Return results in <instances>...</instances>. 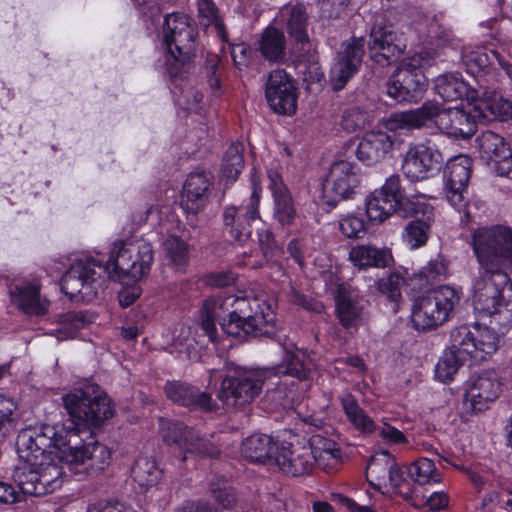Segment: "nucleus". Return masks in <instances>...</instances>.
<instances>
[{
    "label": "nucleus",
    "mask_w": 512,
    "mask_h": 512,
    "mask_svg": "<svg viewBox=\"0 0 512 512\" xmlns=\"http://www.w3.org/2000/svg\"><path fill=\"white\" fill-rule=\"evenodd\" d=\"M69 416H113L114 406L105 391L96 384H88L63 397Z\"/></svg>",
    "instance_id": "10"
},
{
    "label": "nucleus",
    "mask_w": 512,
    "mask_h": 512,
    "mask_svg": "<svg viewBox=\"0 0 512 512\" xmlns=\"http://www.w3.org/2000/svg\"><path fill=\"white\" fill-rule=\"evenodd\" d=\"M211 177L207 172H192L188 175L182 191V205L191 213H198L206 204Z\"/></svg>",
    "instance_id": "27"
},
{
    "label": "nucleus",
    "mask_w": 512,
    "mask_h": 512,
    "mask_svg": "<svg viewBox=\"0 0 512 512\" xmlns=\"http://www.w3.org/2000/svg\"><path fill=\"white\" fill-rule=\"evenodd\" d=\"M395 136L381 130L366 132L361 138L356 155L366 165L375 164L384 159L394 148Z\"/></svg>",
    "instance_id": "25"
},
{
    "label": "nucleus",
    "mask_w": 512,
    "mask_h": 512,
    "mask_svg": "<svg viewBox=\"0 0 512 512\" xmlns=\"http://www.w3.org/2000/svg\"><path fill=\"white\" fill-rule=\"evenodd\" d=\"M165 394L172 402L201 413L216 412L217 404L211 395L182 381H168L164 387Z\"/></svg>",
    "instance_id": "24"
},
{
    "label": "nucleus",
    "mask_w": 512,
    "mask_h": 512,
    "mask_svg": "<svg viewBox=\"0 0 512 512\" xmlns=\"http://www.w3.org/2000/svg\"><path fill=\"white\" fill-rule=\"evenodd\" d=\"M267 176L274 200V219L283 227L290 226L297 215L292 196L277 171L270 169Z\"/></svg>",
    "instance_id": "26"
},
{
    "label": "nucleus",
    "mask_w": 512,
    "mask_h": 512,
    "mask_svg": "<svg viewBox=\"0 0 512 512\" xmlns=\"http://www.w3.org/2000/svg\"><path fill=\"white\" fill-rule=\"evenodd\" d=\"M425 296L430 303L437 309V317H441L444 321H448L455 306L460 301L459 292L451 286L442 285L433 290L428 291Z\"/></svg>",
    "instance_id": "38"
},
{
    "label": "nucleus",
    "mask_w": 512,
    "mask_h": 512,
    "mask_svg": "<svg viewBox=\"0 0 512 512\" xmlns=\"http://www.w3.org/2000/svg\"><path fill=\"white\" fill-rule=\"evenodd\" d=\"M471 245L480 267L473 284L474 307L503 333L512 327V230L499 225L478 228Z\"/></svg>",
    "instance_id": "1"
},
{
    "label": "nucleus",
    "mask_w": 512,
    "mask_h": 512,
    "mask_svg": "<svg viewBox=\"0 0 512 512\" xmlns=\"http://www.w3.org/2000/svg\"><path fill=\"white\" fill-rule=\"evenodd\" d=\"M427 79L422 70L412 62H405L387 82V93L397 102H416L425 91Z\"/></svg>",
    "instance_id": "12"
},
{
    "label": "nucleus",
    "mask_w": 512,
    "mask_h": 512,
    "mask_svg": "<svg viewBox=\"0 0 512 512\" xmlns=\"http://www.w3.org/2000/svg\"><path fill=\"white\" fill-rule=\"evenodd\" d=\"M493 115L494 118H499L500 120H505L509 117H512V104L509 101L494 95Z\"/></svg>",
    "instance_id": "64"
},
{
    "label": "nucleus",
    "mask_w": 512,
    "mask_h": 512,
    "mask_svg": "<svg viewBox=\"0 0 512 512\" xmlns=\"http://www.w3.org/2000/svg\"><path fill=\"white\" fill-rule=\"evenodd\" d=\"M405 473H407L406 470L404 471L394 459V467L389 471L387 485H390L394 492L404 500L410 502L413 499L414 486L409 484L405 478Z\"/></svg>",
    "instance_id": "49"
},
{
    "label": "nucleus",
    "mask_w": 512,
    "mask_h": 512,
    "mask_svg": "<svg viewBox=\"0 0 512 512\" xmlns=\"http://www.w3.org/2000/svg\"><path fill=\"white\" fill-rule=\"evenodd\" d=\"M281 18L286 22L291 37L298 42L308 39L307 25L308 13L306 7L301 3L288 4L281 10Z\"/></svg>",
    "instance_id": "36"
},
{
    "label": "nucleus",
    "mask_w": 512,
    "mask_h": 512,
    "mask_svg": "<svg viewBox=\"0 0 512 512\" xmlns=\"http://www.w3.org/2000/svg\"><path fill=\"white\" fill-rule=\"evenodd\" d=\"M349 260L354 267L365 270L368 268H384L389 265L391 253L386 248H379L369 243L352 246Z\"/></svg>",
    "instance_id": "31"
},
{
    "label": "nucleus",
    "mask_w": 512,
    "mask_h": 512,
    "mask_svg": "<svg viewBox=\"0 0 512 512\" xmlns=\"http://www.w3.org/2000/svg\"><path fill=\"white\" fill-rule=\"evenodd\" d=\"M216 321L225 334L239 339L276 334L275 315L259 298L230 295L205 300L199 326L212 342L217 340Z\"/></svg>",
    "instance_id": "3"
},
{
    "label": "nucleus",
    "mask_w": 512,
    "mask_h": 512,
    "mask_svg": "<svg viewBox=\"0 0 512 512\" xmlns=\"http://www.w3.org/2000/svg\"><path fill=\"white\" fill-rule=\"evenodd\" d=\"M403 278L398 274H391L386 278H382L378 282V290L384 294L389 300L397 301L401 296V286Z\"/></svg>",
    "instance_id": "58"
},
{
    "label": "nucleus",
    "mask_w": 512,
    "mask_h": 512,
    "mask_svg": "<svg viewBox=\"0 0 512 512\" xmlns=\"http://www.w3.org/2000/svg\"><path fill=\"white\" fill-rule=\"evenodd\" d=\"M39 437L34 427L29 426L22 429L17 436V453L20 463L17 466L38 465L41 459H50L55 450L48 454L44 445H39Z\"/></svg>",
    "instance_id": "30"
},
{
    "label": "nucleus",
    "mask_w": 512,
    "mask_h": 512,
    "mask_svg": "<svg viewBox=\"0 0 512 512\" xmlns=\"http://www.w3.org/2000/svg\"><path fill=\"white\" fill-rule=\"evenodd\" d=\"M12 301L27 314L41 315L46 312L47 304L39 296V287L35 284H15L10 287Z\"/></svg>",
    "instance_id": "33"
},
{
    "label": "nucleus",
    "mask_w": 512,
    "mask_h": 512,
    "mask_svg": "<svg viewBox=\"0 0 512 512\" xmlns=\"http://www.w3.org/2000/svg\"><path fill=\"white\" fill-rule=\"evenodd\" d=\"M265 95L269 106L276 113L292 115L296 112V83L285 70L276 69L268 75Z\"/></svg>",
    "instance_id": "15"
},
{
    "label": "nucleus",
    "mask_w": 512,
    "mask_h": 512,
    "mask_svg": "<svg viewBox=\"0 0 512 512\" xmlns=\"http://www.w3.org/2000/svg\"><path fill=\"white\" fill-rule=\"evenodd\" d=\"M268 376L289 375L297 379H306L308 377V369L305 367L303 360L297 354L290 350H285L282 363L276 367L266 369Z\"/></svg>",
    "instance_id": "46"
},
{
    "label": "nucleus",
    "mask_w": 512,
    "mask_h": 512,
    "mask_svg": "<svg viewBox=\"0 0 512 512\" xmlns=\"http://www.w3.org/2000/svg\"><path fill=\"white\" fill-rule=\"evenodd\" d=\"M406 210H400V204L385 196L382 192L374 191L366 199V214L370 221L382 223L393 213L406 216Z\"/></svg>",
    "instance_id": "35"
},
{
    "label": "nucleus",
    "mask_w": 512,
    "mask_h": 512,
    "mask_svg": "<svg viewBox=\"0 0 512 512\" xmlns=\"http://www.w3.org/2000/svg\"><path fill=\"white\" fill-rule=\"evenodd\" d=\"M87 512H135L131 507L120 502H99L91 504Z\"/></svg>",
    "instance_id": "62"
},
{
    "label": "nucleus",
    "mask_w": 512,
    "mask_h": 512,
    "mask_svg": "<svg viewBox=\"0 0 512 512\" xmlns=\"http://www.w3.org/2000/svg\"><path fill=\"white\" fill-rule=\"evenodd\" d=\"M443 161L438 149L415 144L410 146L403 156L402 172L413 182L421 181L439 171Z\"/></svg>",
    "instance_id": "16"
},
{
    "label": "nucleus",
    "mask_w": 512,
    "mask_h": 512,
    "mask_svg": "<svg viewBox=\"0 0 512 512\" xmlns=\"http://www.w3.org/2000/svg\"><path fill=\"white\" fill-rule=\"evenodd\" d=\"M465 361L466 360L463 358H459L456 354L446 349L436 365V377L442 382L452 380L453 376Z\"/></svg>",
    "instance_id": "52"
},
{
    "label": "nucleus",
    "mask_w": 512,
    "mask_h": 512,
    "mask_svg": "<svg viewBox=\"0 0 512 512\" xmlns=\"http://www.w3.org/2000/svg\"><path fill=\"white\" fill-rule=\"evenodd\" d=\"M197 7L200 23L204 26L214 25L218 36L224 38V25L213 0H197Z\"/></svg>",
    "instance_id": "50"
},
{
    "label": "nucleus",
    "mask_w": 512,
    "mask_h": 512,
    "mask_svg": "<svg viewBox=\"0 0 512 512\" xmlns=\"http://www.w3.org/2000/svg\"><path fill=\"white\" fill-rule=\"evenodd\" d=\"M438 311L433 307L425 295L414 302L412 309V322L418 330H431L445 323L444 319L437 317Z\"/></svg>",
    "instance_id": "40"
},
{
    "label": "nucleus",
    "mask_w": 512,
    "mask_h": 512,
    "mask_svg": "<svg viewBox=\"0 0 512 512\" xmlns=\"http://www.w3.org/2000/svg\"><path fill=\"white\" fill-rule=\"evenodd\" d=\"M394 459V456L386 450L371 456L366 467V477L372 486L378 488L387 486L388 474L394 467Z\"/></svg>",
    "instance_id": "39"
},
{
    "label": "nucleus",
    "mask_w": 512,
    "mask_h": 512,
    "mask_svg": "<svg viewBox=\"0 0 512 512\" xmlns=\"http://www.w3.org/2000/svg\"><path fill=\"white\" fill-rule=\"evenodd\" d=\"M132 477L140 487H151L155 485L161 476V471L157 468L153 460L139 458L132 467Z\"/></svg>",
    "instance_id": "48"
},
{
    "label": "nucleus",
    "mask_w": 512,
    "mask_h": 512,
    "mask_svg": "<svg viewBox=\"0 0 512 512\" xmlns=\"http://www.w3.org/2000/svg\"><path fill=\"white\" fill-rule=\"evenodd\" d=\"M21 489L17 491L12 485L6 482H0V502L5 504H14L24 499Z\"/></svg>",
    "instance_id": "61"
},
{
    "label": "nucleus",
    "mask_w": 512,
    "mask_h": 512,
    "mask_svg": "<svg viewBox=\"0 0 512 512\" xmlns=\"http://www.w3.org/2000/svg\"><path fill=\"white\" fill-rule=\"evenodd\" d=\"M366 114L359 107L346 109L341 117V126L347 132H355L365 127Z\"/></svg>",
    "instance_id": "57"
},
{
    "label": "nucleus",
    "mask_w": 512,
    "mask_h": 512,
    "mask_svg": "<svg viewBox=\"0 0 512 512\" xmlns=\"http://www.w3.org/2000/svg\"><path fill=\"white\" fill-rule=\"evenodd\" d=\"M243 145L241 143L231 144L224 154L222 165V178L234 182L244 167Z\"/></svg>",
    "instance_id": "45"
},
{
    "label": "nucleus",
    "mask_w": 512,
    "mask_h": 512,
    "mask_svg": "<svg viewBox=\"0 0 512 512\" xmlns=\"http://www.w3.org/2000/svg\"><path fill=\"white\" fill-rule=\"evenodd\" d=\"M432 111V108L427 106L426 101L419 108L393 113L385 122L386 132L414 130L428 126L429 116L432 115Z\"/></svg>",
    "instance_id": "32"
},
{
    "label": "nucleus",
    "mask_w": 512,
    "mask_h": 512,
    "mask_svg": "<svg viewBox=\"0 0 512 512\" xmlns=\"http://www.w3.org/2000/svg\"><path fill=\"white\" fill-rule=\"evenodd\" d=\"M285 36L275 27H267L258 41L261 55L270 62H279L285 57Z\"/></svg>",
    "instance_id": "37"
},
{
    "label": "nucleus",
    "mask_w": 512,
    "mask_h": 512,
    "mask_svg": "<svg viewBox=\"0 0 512 512\" xmlns=\"http://www.w3.org/2000/svg\"><path fill=\"white\" fill-rule=\"evenodd\" d=\"M140 254L142 265L152 264L153 249L150 243L139 240L135 242H119L114 244L111 256L107 261L105 273L107 272L114 280L138 281L143 277L141 265L134 266L133 257Z\"/></svg>",
    "instance_id": "6"
},
{
    "label": "nucleus",
    "mask_w": 512,
    "mask_h": 512,
    "mask_svg": "<svg viewBox=\"0 0 512 512\" xmlns=\"http://www.w3.org/2000/svg\"><path fill=\"white\" fill-rule=\"evenodd\" d=\"M476 91H471L470 99L473 101L469 104L468 113L471 118L474 120V125L476 126V121H489L494 118L493 115V100L494 95L486 98L477 99Z\"/></svg>",
    "instance_id": "53"
},
{
    "label": "nucleus",
    "mask_w": 512,
    "mask_h": 512,
    "mask_svg": "<svg viewBox=\"0 0 512 512\" xmlns=\"http://www.w3.org/2000/svg\"><path fill=\"white\" fill-rule=\"evenodd\" d=\"M462 58L468 72L471 74L482 72L490 66H493L495 62L499 65H503L500 54L495 50L487 51L483 48L469 50L463 53Z\"/></svg>",
    "instance_id": "42"
},
{
    "label": "nucleus",
    "mask_w": 512,
    "mask_h": 512,
    "mask_svg": "<svg viewBox=\"0 0 512 512\" xmlns=\"http://www.w3.org/2000/svg\"><path fill=\"white\" fill-rule=\"evenodd\" d=\"M364 45L363 37H353L341 45L329 73V81L334 91L343 89L358 72L364 55Z\"/></svg>",
    "instance_id": "14"
},
{
    "label": "nucleus",
    "mask_w": 512,
    "mask_h": 512,
    "mask_svg": "<svg viewBox=\"0 0 512 512\" xmlns=\"http://www.w3.org/2000/svg\"><path fill=\"white\" fill-rule=\"evenodd\" d=\"M339 229L345 237L351 239L362 238L366 233L364 220L353 214L340 219Z\"/></svg>",
    "instance_id": "56"
},
{
    "label": "nucleus",
    "mask_w": 512,
    "mask_h": 512,
    "mask_svg": "<svg viewBox=\"0 0 512 512\" xmlns=\"http://www.w3.org/2000/svg\"><path fill=\"white\" fill-rule=\"evenodd\" d=\"M164 42L179 65L189 62L196 50V26L185 14L173 13L165 17L163 25Z\"/></svg>",
    "instance_id": "7"
},
{
    "label": "nucleus",
    "mask_w": 512,
    "mask_h": 512,
    "mask_svg": "<svg viewBox=\"0 0 512 512\" xmlns=\"http://www.w3.org/2000/svg\"><path fill=\"white\" fill-rule=\"evenodd\" d=\"M306 444L315 459V465L327 469L338 463L340 450L334 440L316 433L311 435Z\"/></svg>",
    "instance_id": "34"
},
{
    "label": "nucleus",
    "mask_w": 512,
    "mask_h": 512,
    "mask_svg": "<svg viewBox=\"0 0 512 512\" xmlns=\"http://www.w3.org/2000/svg\"><path fill=\"white\" fill-rule=\"evenodd\" d=\"M472 159L459 155L449 160L444 171L447 201L459 212L466 208L464 193L471 177Z\"/></svg>",
    "instance_id": "17"
},
{
    "label": "nucleus",
    "mask_w": 512,
    "mask_h": 512,
    "mask_svg": "<svg viewBox=\"0 0 512 512\" xmlns=\"http://www.w3.org/2000/svg\"><path fill=\"white\" fill-rule=\"evenodd\" d=\"M101 418H66L63 427L59 430L55 426L43 424L34 426L38 434L39 445H44L46 450L51 447L59 448L66 441H70L71 436L90 435V420L98 422Z\"/></svg>",
    "instance_id": "22"
},
{
    "label": "nucleus",
    "mask_w": 512,
    "mask_h": 512,
    "mask_svg": "<svg viewBox=\"0 0 512 512\" xmlns=\"http://www.w3.org/2000/svg\"><path fill=\"white\" fill-rule=\"evenodd\" d=\"M336 311L344 328L357 327L363 320L364 304L350 288L339 285L337 289Z\"/></svg>",
    "instance_id": "28"
},
{
    "label": "nucleus",
    "mask_w": 512,
    "mask_h": 512,
    "mask_svg": "<svg viewBox=\"0 0 512 512\" xmlns=\"http://www.w3.org/2000/svg\"><path fill=\"white\" fill-rule=\"evenodd\" d=\"M501 382L495 371H484L474 378L467 390L463 407L467 413L485 412L491 403L499 396Z\"/></svg>",
    "instance_id": "19"
},
{
    "label": "nucleus",
    "mask_w": 512,
    "mask_h": 512,
    "mask_svg": "<svg viewBox=\"0 0 512 512\" xmlns=\"http://www.w3.org/2000/svg\"><path fill=\"white\" fill-rule=\"evenodd\" d=\"M476 144L481 158L494 162L499 175L507 176L512 172L511 147L502 136L488 130L476 138Z\"/></svg>",
    "instance_id": "23"
},
{
    "label": "nucleus",
    "mask_w": 512,
    "mask_h": 512,
    "mask_svg": "<svg viewBox=\"0 0 512 512\" xmlns=\"http://www.w3.org/2000/svg\"><path fill=\"white\" fill-rule=\"evenodd\" d=\"M447 272V264L443 258L437 257L431 260L425 266L420 274L426 279L427 282L435 280L437 277L445 275Z\"/></svg>",
    "instance_id": "59"
},
{
    "label": "nucleus",
    "mask_w": 512,
    "mask_h": 512,
    "mask_svg": "<svg viewBox=\"0 0 512 512\" xmlns=\"http://www.w3.org/2000/svg\"><path fill=\"white\" fill-rule=\"evenodd\" d=\"M90 320L84 312L69 311L59 315L57 337L61 340L72 338L76 332L84 328Z\"/></svg>",
    "instance_id": "47"
},
{
    "label": "nucleus",
    "mask_w": 512,
    "mask_h": 512,
    "mask_svg": "<svg viewBox=\"0 0 512 512\" xmlns=\"http://www.w3.org/2000/svg\"><path fill=\"white\" fill-rule=\"evenodd\" d=\"M378 432L384 440L392 444H400L407 441L405 435L400 430L386 423L378 429Z\"/></svg>",
    "instance_id": "63"
},
{
    "label": "nucleus",
    "mask_w": 512,
    "mask_h": 512,
    "mask_svg": "<svg viewBox=\"0 0 512 512\" xmlns=\"http://www.w3.org/2000/svg\"><path fill=\"white\" fill-rule=\"evenodd\" d=\"M406 472L408 477L419 485L439 483L441 481V475L437 471L434 462L425 457L411 463L406 468Z\"/></svg>",
    "instance_id": "43"
},
{
    "label": "nucleus",
    "mask_w": 512,
    "mask_h": 512,
    "mask_svg": "<svg viewBox=\"0 0 512 512\" xmlns=\"http://www.w3.org/2000/svg\"><path fill=\"white\" fill-rule=\"evenodd\" d=\"M252 194L249 205L244 207L230 206L224 210L223 222L226 232L237 242H244L251 235L250 223L260 217L259 202L262 187L258 175L251 177Z\"/></svg>",
    "instance_id": "11"
},
{
    "label": "nucleus",
    "mask_w": 512,
    "mask_h": 512,
    "mask_svg": "<svg viewBox=\"0 0 512 512\" xmlns=\"http://www.w3.org/2000/svg\"><path fill=\"white\" fill-rule=\"evenodd\" d=\"M435 92L445 101H455L461 99L464 95L469 98L471 94L465 82L452 75L437 77Z\"/></svg>",
    "instance_id": "44"
},
{
    "label": "nucleus",
    "mask_w": 512,
    "mask_h": 512,
    "mask_svg": "<svg viewBox=\"0 0 512 512\" xmlns=\"http://www.w3.org/2000/svg\"><path fill=\"white\" fill-rule=\"evenodd\" d=\"M104 265L90 257L76 260L61 281L62 291L71 299L80 297L90 302L104 290Z\"/></svg>",
    "instance_id": "5"
},
{
    "label": "nucleus",
    "mask_w": 512,
    "mask_h": 512,
    "mask_svg": "<svg viewBox=\"0 0 512 512\" xmlns=\"http://www.w3.org/2000/svg\"><path fill=\"white\" fill-rule=\"evenodd\" d=\"M56 453L58 462L51 457L39 460L38 465L16 466L13 478L23 494L39 497L60 488L63 483L62 462L71 473L85 478L103 470L111 457L109 448L99 442L70 447L62 453L58 450Z\"/></svg>",
    "instance_id": "2"
},
{
    "label": "nucleus",
    "mask_w": 512,
    "mask_h": 512,
    "mask_svg": "<svg viewBox=\"0 0 512 512\" xmlns=\"http://www.w3.org/2000/svg\"><path fill=\"white\" fill-rule=\"evenodd\" d=\"M431 220L416 219L411 221L405 228L404 239L411 248H419L424 245L428 239Z\"/></svg>",
    "instance_id": "51"
},
{
    "label": "nucleus",
    "mask_w": 512,
    "mask_h": 512,
    "mask_svg": "<svg viewBox=\"0 0 512 512\" xmlns=\"http://www.w3.org/2000/svg\"><path fill=\"white\" fill-rule=\"evenodd\" d=\"M280 443L266 434H254L242 443V456L251 462L275 465L274 458Z\"/></svg>",
    "instance_id": "29"
},
{
    "label": "nucleus",
    "mask_w": 512,
    "mask_h": 512,
    "mask_svg": "<svg viewBox=\"0 0 512 512\" xmlns=\"http://www.w3.org/2000/svg\"><path fill=\"white\" fill-rule=\"evenodd\" d=\"M161 434L164 442L183 448L185 453H196L209 457L220 455V449L214 443L201 438L198 433L182 422L163 423Z\"/></svg>",
    "instance_id": "20"
},
{
    "label": "nucleus",
    "mask_w": 512,
    "mask_h": 512,
    "mask_svg": "<svg viewBox=\"0 0 512 512\" xmlns=\"http://www.w3.org/2000/svg\"><path fill=\"white\" fill-rule=\"evenodd\" d=\"M275 465L286 474L301 476L315 466V459L304 441H282L274 458Z\"/></svg>",
    "instance_id": "21"
},
{
    "label": "nucleus",
    "mask_w": 512,
    "mask_h": 512,
    "mask_svg": "<svg viewBox=\"0 0 512 512\" xmlns=\"http://www.w3.org/2000/svg\"><path fill=\"white\" fill-rule=\"evenodd\" d=\"M368 48L371 59L381 66H386L402 55L406 49V41L403 33L380 17L371 28Z\"/></svg>",
    "instance_id": "9"
},
{
    "label": "nucleus",
    "mask_w": 512,
    "mask_h": 512,
    "mask_svg": "<svg viewBox=\"0 0 512 512\" xmlns=\"http://www.w3.org/2000/svg\"><path fill=\"white\" fill-rule=\"evenodd\" d=\"M499 347V336L487 327L460 325L451 329L447 349L459 358L478 364L491 357Z\"/></svg>",
    "instance_id": "4"
},
{
    "label": "nucleus",
    "mask_w": 512,
    "mask_h": 512,
    "mask_svg": "<svg viewBox=\"0 0 512 512\" xmlns=\"http://www.w3.org/2000/svg\"><path fill=\"white\" fill-rule=\"evenodd\" d=\"M377 192H382L385 196L391 198L398 204H400V210H406L409 206V210L415 211L413 203L408 199L404 198L401 194L400 189V177L399 175L390 176L385 184Z\"/></svg>",
    "instance_id": "55"
},
{
    "label": "nucleus",
    "mask_w": 512,
    "mask_h": 512,
    "mask_svg": "<svg viewBox=\"0 0 512 512\" xmlns=\"http://www.w3.org/2000/svg\"><path fill=\"white\" fill-rule=\"evenodd\" d=\"M162 246L168 264L176 270H184L189 263L191 246L176 235H169Z\"/></svg>",
    "instance_id": "41"
},
{
    "label": "nucleus",
    "mask_w": 512,
    "mask_h": 512,
    "mask_svg": "<svg viewBox=\"0 0 512 512\" xmlns=\"http://www.w3.org/2000/svg\"><path fill=\"white\" fill-rule=\"evenodd\" d=\"M427 106L433 110L432 115L429 116V123L433 122L441 133L463 139H467L475 133L476 126L468 111L458 108H442L435 101H427Z\"/></svg>",
    "instance_id": "18"
},
{
    "label": "nucleus",
    "mask_w": 512,
    "mask_h": 512,
    "mask_svg": "<svg viewBox=\"0 0 512 512\" xmlns=\"http://www.w3.org/2000/svg\"><path fill=\"white\" fill-rule=\"evenodd\" d=\"M218 64L219 60L216 56H212L206 60V74L208 77V83L213 93L218 96L221 94L220 87V76L218 75Z\"/></svg>",
    "instance_id": "60"
},
{
    "label": "nucleus",
    "mask_w": 512,
    "mask_h": 512,
    "mask_svg": "<svg viewBox=\"0 0 512 512\" xmlns=\"http://www.w3.org/2000/svg\"><path fill=\"white\" fill-rule=\"evenodd\" d=\"M213 498L223 507L231 508L236 503L235 490L228 486L223 477H216L210 483Z\"/></svg>",
    "instance_id": "54"
},
{
    "label": "nucleus",
    "mask_w": 512,
    "mask_h": 512,
    "mask_svg": "<svg viewBox=\"0 0 512 512\" xmlns=\"http://www.w3.org/2000/svg\"><path fill=\"white\" fill-rule=\"evenodd\" d=\"M268 377L266 369L237 368L233 375L223 379L218 397L227 406H243L251 403L260 394Z\"/></svg>",
    "instance_id": "8"
},
{
    "label": "nucleus",
    "mask_w": 512,
    "mask_h": 512,
    "mask_svg": "<svg viewBox=\"0 0 512 512\" xmlns=\"http://www.w3.org/2000/svg\"><path fill=\"white\" fill-rule=\"evenodd\" d=\"M357 166L347 160L335 161L323 183V197L330 205L348 199L359 185Z\"/></svg>",
    "instance_id": "13"
}]
</instances>
